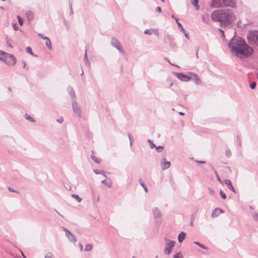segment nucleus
<instances>
[{"label":"nucleus","instance_id":"nucleus-13","mask_svg":"<svg viewBox=\"0 0 258 258\" xmlns=\"http://www.w3.org/2000/svg\"><path fill=\"white\" fill-rule=\"evenodd\" d=\"M170 162L166 160V159H163V161L161 162V166L163 170L168 169L170 166Z\"/></svg>","mask_w":258,"mask_h":258},{"label":"nucleus","instance_id":"nucleus-62","mask_svg":"<svg viewBox=\"0 0 258 258\" xmlns=\"http://www.w3.org/2000/svg\"><path fill=\"white\" fill-rule=\"evenodd\" d=\"M7 43L10 47H11V48L13 47V46L12 45V44L11 43H10L8 41H7Z\"/></svg>","mask_w":258,"mask_h":258},{"label":"nucleus","instance_id":"nucleus-11","mask_svg":"<svg viewBox=\"0 0 258 258\" xmlns=\"http://www.w3.org/2000/svg\"><path fill=\"white\" fill-rule=\"evenodd\" d=\"M154 218H160L162 216L161 212L158 208H155L152 211Z\"/></svg>","mask_w":258,"mask_h":258},{"label":"nucleus","instance_id":"nucleus-47","mask_svg":"<svg viewBox=\"0 0 258 258\" xmlns=\"http://www.w3.org/2000/svg\"><path fill=\"white\" fill-rule=\"evenodd\" d=\"M127 136L128 137V139L130 140V146H132V135H131V134L130 133H128V135H127Z\"/></svg>","mask_w":258,"mask_h":258},{"label":"nucleus","instance_id":"nucleus-55","mask_svg":"<svg viewBox=\"0 0 258 258\" xmlns=\"http://www.w3.org/2000/svg\"><path fill=\"white\" fill-rule=\"evenodd\" d=\"M38 36L40 38H42L43 39H44V38L45 36H44L43 34L40 33H38Z\"/></svg>","mask_w":258,"mask_h":258},{"label":"nucleus","instance_id":"nucleus-6","mask_svg":"<svg viewBox=\"0 0 258 258\" xmlns=\"http://www.w3.org/2000/svg\"><path fill=\"white\" fill-rule=\"evenodd\" d=\"M166 244L164 249V252L166 254L170 253L171 249L174 246L175 242L165 238Z\"/></svg>","mask_w":258,"mask_h":258},{"label":"nucleus","instance_id":"nucleus-63","mask_svg":"<svg viewBox=\"0 0 258 258\" xmlns=\"http://www.w3.org/2000/svg\"><path fill=\"white\" fill-rule=\"evenodd\" d=\"M183 33H184V34L185 36V37H186L188 39H189V37H188V34H187V33H186V32L185 31V32H183Z\"/></svg>","mask_w":258,"mask_h":258},{"label":"nucleus","instance_id":"nucleus-44","mask_svg":"<svg viewBox=\"0 0 258 258\" xmlns=\"http://www.w3.org/2000/svg\"><path fill=\"white\" fill-rule=\"evenodd\" d=\"M220 194L221 197L222 198V199H226V194L221 189L220 190Z\"/></svg>","mask_w":258,"mask_h":258},{"label":"nucleus","instance_id":"nucleus-15","mask_svg":"<svg viewBox=\"0 0 258 258\" xmlns=\"http://www.w3.org/2000/svg\"><path fill=\"white\" fill-rule=\"evenodd\" d=\"M26 16L29 22L32 21L34 19V13L31 11H28L26 13Z\"/></svg>","mask_w":258,"mask_h":258},{"label":"nucleus","instance_id":"nucleus-4","mask_svg":"<svg viewBox=\"0 0 258 258\" xmlns=\"http://www.w3.org/2000/svg\"><path fill=\"white\" fill-rule=\"evenodd\" d=\"M0 60L10 67L14 66L17 62L16 58L13 54L2 50H0Z\"/></svg>","mask_w":258,"mask_h":258},{"label":"nucleus","instance_id":"nucleus-28","mask_svg":"<svg viewBox=\"0 0 258 258\" xmlns=\"http://www.w3.org/2000/svg\"><path fill=\"white\" fill-rule=\"evenodd\" d=\"M93 248V245L91 244H88L85 245L84 251H89Z\"/></svg>","mask_w":258,"mask_h":258},{"label":"nucleus","instance_id":"nucleus-26","mask_svg":"<svg viewBox=\"0 0 258 258\" xmlns=\"http://www.w3.org/2000/svg\"><path fill=\"white\" fill-rule=\"evenodd\" d=\"M199 0H190V3L195 7L196 10H199V6L198 5Z\"/></svg>","mask_w":258,"mask_h":258},{"label":"nucleus","instance_id":"nucleus-53","mask_svg":"<svg viewBox=\"0 0 258 258\" xmlns=\"http://www.w3.org/2000/svg\"><path fill=\"white\" fill-rule=\"evenodd\" d=\"M196 162L199 164H205L206 163V161H203V160H201V161H200V160H196Z\"/></svg>","mask_w":258,"mask_h":258},{"label":"nucleus","instance_id":"nucleus-1","mask_svg":"<svg viewBox=\"0 0 258 258\" xmlns=\"http://www.w3.org/2000/svg\"><path fill=\"white\" fill-rule=\"evenodd\" d=\"M228 46L231 52L240 58L249 57L254 52L253 49L246 43L244 39L241 37H236L235 35L231 39Z\"/></svg>","mask_w":258,"mask_h":258},{"label":"nucleus","instance_id":"nucleus-56","mask_svg":"<svg viewBox=\"0 0 258 258\" xmlns=\"http://www.w3.org/2000/svg\"><path fill=\"white\" fill-rule=\"evenodd\" d=\"M156 11L157 12H159V13H161V9L160 7H157L156 8Z\"/></svg>","mask_w":258,"mask_h":258},{"label":"nucleus","instance_id":"nucleus-50","mask_svg":"<svg viewBox=\"0 0 258 258\" xmlns=\"http://www.w3.org/2000/svg\"><path fill=\"white\" fill-rule=\"evenodd\" d=\"M169 183H170V184L172 186L174 187L175 183H174L173 180L171 177H170Z\"/></svg>","mask_w":258,"mask_h":258},{"label":"nucleus","instance_id":"nucleus-33","mask_svg":"<svg viewBox=\"0 0 258 258\" xmlns=\"http://www.w3.org/2000/svg\"><path fill=\"white\" fill-rule=\"evenodd\" d=\"M252 215V218L255 221L258 220V214L256 213L255 212H251V213Z\"/></svg>","mask_w":258,"mask_h":258},{"label":"nucleus","instance_id":"nucleus-51","mask_svg":"<svg viewBox=\"0 0 258 258\" xmlns=\"http://www.w3.org/2000/svg\"><path fill=\"white\" fill-rule=\"evenodd\" d=\"M84 63H85V64L86 66H90V63L89 61L88 58H86V59H84Z\"/></svg>","mask_w":258,"mask_h":258},{"label":"nucleus","instance_id":"nucleus-40","mask_svg":"<svg viewBox=\"0 0 258 258\" xmlns=\"http://www.w3.org/2000/svg\"><path fill=\"white\" fill-rule=\"evenodd\" d=\"M173 258H182L181 253L180 252L176 253L173 255Z\"/></svg>","mask_w":258,"mask_h":258},{"label":"nucleus","instance_id":"nucleus-52","mask_svg":"<svg viewBox=\"0 0 258 258\" xmlns=\"http://www.w3.org/2000/svg\"><path fill=\"white\" fill-rule=\"evenodd\" d=\"M9 191H11V192H17V193H18L19 191H17V190L14 189L13 188H11V187H9L8 188Z\"/></svg>","mask_w":258,"mask_h":258},{"label":"nucleus","instance_id":"nucleus-5","mask_svg":"<svg viewBox=\"0 0 258 258\" xmlns=\"http://www.w3.org/2000/svg\"><path fill=\"white\" fill-rule=\"evenodd\" d=\"M247 39L251 45L258 46V31H249L247 36Z\"/></svg>","mask_w":258,"mask_h":258},{"label":"nucleus","instance_id":"nucleus-32","mask_svg":"<svg viewBox=\"0 0 258 258\" xmlns=\"http://www.w3.org/2000/svg\"><path fill=\"white\" fill-rule=\"evenodd\" d=\"M25 118L32 122H35V119H34V118H33L32 117H31L30 115L27 114H25Z\"/></svg>","mask_w":258,"mask_h":258},{"label":"nucleus","instance_id":"nucleus-24","mask_svg":"<svg viewBox=\"0 0 258 258\" xmlns=\"http://www.w3.org/2000/svg\"><path fill=\"white\" fill-rule=\"evenodd\" d=\"M139 182L140 184L144 188V189L145 190L146 192H148V188L146 186V185L145 184V183L143 182L142 179L141 178H140L139 179Z\"/></svg>","mask_w":258,"mask_h":258},{"label":"nucleus","instance_id":"nucleus-12","mask_svg":"<svg viewBox=\"0 0 258 258\" xmlns=\"http://www.w3.org/2000/svg\"><path fill=\"white\" fill-rule=\"evenodd\" d=\"M224 183L227 185V187L232 190L233 192L236 193V190L232 184L231 181L229 179H225Z\"/></svg>","mask_w":258,"mask_h":258},{"label":"nucleus","instance_id":"nucleus-7","mask_svg":"<svg viewBox=\"0 0 258 258\" xmlns=\"http://www.w3.org/2000/svg\"><path fill=\"white\" fill-rule=\"evenodd\" d=\"M111 44L113 47H115L117 50H118L121 54H125V52L123 50L121 44L117 38L112 37L111 38Z\"/></svg>","mask_w":258,"mask_h":258},{"label":"nucleus","instance_id":"nucleus-43","mask_svg":"<svg viewBox=\"0 0 258 258\" xmlns=\"http://www.w3.org/2000/svg\"><path fill=\"white\" fill-rule=\"evenodd\" d=\"M63 24H64V26H66L67 30H69L70 26H69V23L66 21L65 18H63Z\"/></svg>","mask_w":258,"mask_h":258},{"label":"nucleus","instance_id":"nucleus-45","mask_svg":"<svg viewBox=\"0 0 258 258\" xmlns=\"http://www.w3.org/2000/svg\"><path fill=\"white\" fill-rule=\"evenodd\" d=\"M225 153L227 157H230L231 155V151L229 149H227Z\"/></svg>","mask_w":258,"mask_h":258},{"label":"nucleus","instance_id":"nucleus-39","mask_svg":"<svg viewBox=\"0 0 258 258\" xmlns=\"http://www.w3.org/2000/svg\"><path fill=\"white\" fill-rule=\"evenodd\" d=\"M26 52L32 55H34V54L32 52V50L30 47H27L26 48Z\"/></svg>","mask_w":258,"mask_h":258},{"label":"nucleus","instance_id":"nucleus-21","mask_svg":"<svg viewBox=\"0 0 258 258\" xmlns=\"http://www.w3.org/2000/svg\"><path fill=\"white\" fill-rule=\"evenodd\" d=\"M202 19L204 23L208 24L210 21L209 15L208 14L203 15L202 17Z\"/></svg>","mask_w":258,"mask_h":258},{"label":"nucleus","instance_id":"nucleus-16","mask_svg":"<svg viewBox=\"0 0 258 258\" xmlns=\"http://www.w3.org/2000/svg\"><path fill=\"white\" fill-rule=\"evenodd\" d=\"M190 74L192 75V76L194 77V82L197 85L200 84L201 82V79L199 78V77L198 76V75L194 73H191Z\"/></svg>","mask_w":258,"mask_h":258},{"label":"nucleus","instance_id":"nucleus-46","mask_svg":"<svg viewBox=\"0 0 258 258\" xmlns=\"http://www.w3.org/2000/svg\"><path fill=\"white\" fill-rule=\"evenodd\" d=\"M178 27H179V28L180 29V31L183 32H185V30L184 29V28H183L181 24L180 23H178Z\"/></svg>","mask_w":258,"mask_h":258},{"label":"nucleus","instance_id":"nucleus-18","mask_svg":"<svg viewBox=\"0 0 258 258\" xmlns=\"http://www.w3.org/2000/svg\"><path fill=\"white\" fill-rule=\"evenodd\" d=\"M186 233L184 232H181L178 236V240L179 242L181 243L185 239Z\"/></svg>","mask_w":258,"mask_h":258},{"label":"nucleus","instance_id":"nucleus-23","mask_svg":"<svg viewBox=\"0 0 258 258\" xmlns=\"http://www.w3.org/2000/svg\"><path fill=\"white\" fill-rule=\"evenodd\" d=\"M92 155L91 156V158L92 159H93L94 160V161L95 162H96V163H100V160L99 159H98L94 154V152L92 150Z\"/></svg>","mask_w":258,"mask_h":258},{"label":"nucleus","instance_id":"nucleus-27","mask_svg":"<svg viewBox=\"0 0 258 258\" xmlns=\"http://www.w3.org/2000/svg\"><path fill=\"white\" fill-rule=\"evenodd\" d=\"M194 243L196 244V245H198L199 246H200V247L204 249H206V250H208L209 249V248L208 247H207L206 246L201 244L199 242L195 241V242H194Z\"/></svg>","mask_w":258,"mask_h":258},{"label":"nucleus","instance_id":"nucleus-41","mask_svg":"<svg viewBox=\"0 0 258 258\" xmlns=\"http://www.w3.org/2000/svg\"><path fill=\"white\" fill-rule=\"evenodd\" d=\"M152 31H153V30L152 29H146L144 31V33L145 34L151 35L152 34Z\"/></svg>","mask_w":258,"mask_h":258},{"label":"nucleus","instance_id":"nucleus-25","mask_svg":"<svg viewBox=\"0 0 258 258\" xmlns=\"http://www.w3.org/2000/svg\"><path fill=\"white\" fill-rule=\"evenodd\" d=\"M218 210L219 209H217V208H216L212 212L211 216L213 218L217 217L220 215Z\"/></svg>","mask_w":258,"mask_h":258},{"label":"nucleus","instance_id":"nucleus-34","mask_svg":"<svg viewBox=\"0 0 258 258\" xmlns=\"http://www.w3.org/2000/svg\"><path fill=\"white\" fill-rule=\"evenodd\" d=\"M210 166H211L212 169L214 170V173H215V175H216V176L217 177V180L221 182V178H220V176H219L217 171L215 169H214V167H213V165H211Z\"/></svg>","mask_w":258,"mask_h":258},{"label":"nucleus","instance_id":"nucleus-48","mask_svg":"<svg viewBox=\"0 0 258 258\" xmlns=\"http://www.w3.org/2000/svg\"><path fill=\"white\" fill-rule=\"evenodd\" d=\"M241 21H239L237 22V27H241V28H244L246 27V24H243V26H241Z\"/></svg>","mask_w":258,"mask_h":258},{"label":"nucleus","instance_id":"nucleus-19","mask_svg":"<svg viewBox=\"0 0 258 258\" xmlns=\"http://www.w3.org/2000/svg\"><path fill=\"white\" fill-rule=\"evenodd\" d=\"M44 40H46L45 44L47 48L49 50H51L52 49V46H51V42L49 38L47 37H45Z\"/></svg>","mask_w":258,"mask_h":258},{"label":"nucleus","instance_id":"nucleus-49","mask_svg":"<svg viewBox=\"0 0 258 258\" xmlns=\"http://www.w3.org/2000/svg\"><path fill=\"white\" fill-rule=\"evenodd\" d=\"M13 27L14 30L15 31L19 30V27L18 26L17 23H13Z\"/></svg>","mask_w":258,"mask_h":258},{"label":"nucleus","instance_id":"nucleus-59","mask_svg":"<svg viewBox=\"0 0 258 258\" xmlns=\"http://www.w3.org/2000/svg\"><path fill=\"white\" fill-rule=\"evenodd\" d=\"M86 58H87V49L86 48L84 59H86Z\"/></svg>","mask_w":258,"mask_h":258},{"label":"nucleus","instance_id":"nucleus-10","mask_svg":"<svg viewBox=\"0 0 258 258\" xmlns=\"http://www.w3.org/2000/svg\"><path fill=\"white\" fill-rule=\"evenodd\" d=\"M72 107L74 113L77 114L80 117L81 110L80 107L78 106L77 103L75 100H73L72 101Z\"/></svg>","mask_w":258,"mask_h":258},{"label":"nucleus","instance_id":"nucleus-9","mask_svg":"<svg viewBox=\"0 0 258 258\" xmlns=\"http://www.w3.org/2000/svg\"><path fill=\"white\" fill-rule=\"evenodd\" d=\"M166 38L167 39L168 42L169 43L171 48L174 49L177 47L176 44L175 42L174 39L172 36L167 34L166 36Z\"/></svg>","mask_w":258,"mask_h":258},{"label":"nucleus","instance_id":"nucleus-31","mask_svg":"<svg viewBox=\"0 0 258 258\" xmlns=\"http://www.w3.org/2000/svg\"><path fill=\"white\" fill-rule=\"evenodd\" d=\"M72 197L76 199L79 203H80L82 201V199L77 195L72 194Z\"/></svg>","mask_w":258,"mask_h":258},{"label":"nucleus","instance_id":"nucleus-2","mask_svg":"<svg viewBox=\"0 0 258 258\" xmlns=\"http://www.w3.org/2000/svg\"><path fill=\"white\" fill-rule=\"evenodd\" d=\"M211 17L213 21L220 22L222 28L231 24L235 18L232 11L229 9L215 10Z\"/></svg>","mask_w":258,"mask_h":258},{"label":"nucleus","instance_id":"nucleus-3","mask_svg":"<svg viewBox=\"0 0 258 258\" xmlns=\"http://www.w3.org/2000/svg\"><path fill=\"white\" fill-rule=\"evenodd\" d=\"M235 6V0H212L210 4V7L214 8L222 7L234 8Z\"/></svg>","mask_w":258,"mask_h":258},{"label":"nucleus","instance_id":"nucleus-36","mask_svg":"<svg viewBox=\"0 0 258 258\" xmlns=\"http://www.w3.org/2000/svg\"><path fill=\"white\" fill-rule=\"evenodd\" d=\"M45 258H54V256L52 252H47L45 255Z\"/></svg>","mask_w":258,"mask_h":258},{"label":"nucleus","instance_id":"nucleus-22","mask_svg":"<svg viewBox=\"0 0 258 258\" xmlns=\"http://www.w3.org/2000/svg\"><path fill=\"white\" fill-rule=\"evenodd\" d=\"M93 171L96 174H101L103 175L106 178H107V176L105 174V172L103 170H100L97 169H94Z\"/></svg>","mask_w":258,"mask_h":258},{"label":"nucleus","instance_id":"nucleus-20","mask_svg":"<svg viewBox=\"0 0 258 258\" xmlns=\"http://www.w3.org/2000/svg\"><path fill=\"white\" fill-rule=\"evenodd\" d=\"M101 182L108 187H111L112 181L110 178H108L107 180H102Z\"/></svg>","mask_w":258,"mask_h":258},{"label":"nucleus","instance_id":"nucleus-38","mask_svg":"<svg viewBox=\"0 0 258 258\" xmlns=\"http://www.w3.org/2000/svg\"><path fill=\"white\" fill-rule=\"evenodd\" d=\"M256 85V82H252L251 83H250L249 87L251 89L253 90L255 88Z\"/></svg>","mask_w":258,"mask_h":258},{"label":"nucleus","instance_id":"nucleus-60","mask_svg":"<svg viewBox=\"0 0 258 258\" xmlns=\"http://www.w3.org/2000/svg\"><path fill=\"white\" fill-rule=\"evenodd\" d=\"M217 209H219L218 211H219V214L223 213L224 212V211L220 208H217Z\"/></svg>","mask_w":258,"mask_h":258},{"label":"nucleus","instance_id":"nucleus-17","mask_svg":"<svg viewBox=\"0 0 258 258\" xmlns=\"http://www.w3.org/2000/svg\"><path fill=\"white\" fill-rule=\"evenodd\" d=\"M67 91H68V93L70 94V95H71V96L72 98H75V92L73 88L71 86H69L67 87Z\"/></svg>","mask_w":258,"mask_h":258},{"label":"nucleus","instance_id":"nucleus-35","mask_svg":"<svg viewBox=\"0 0 258 258\" xmlns=\"http://www.w3.org/2000/svg\"><path fill=\"white\" fill-rule=\"evenodd\" d=\"M156 150L157 152L160 153L164 149V147L162 146H159L155 147Z\"/></svg>","mask_w":258,"mask_h":258},{"label":"nucleus","instance_id":"nucleus-30","mask_svg":"<svg viewBox=\"0 0 258 258\" xmlns=\"http://www.w3.org/2000/svg\"><path fill=\"white\" fill-rule=\"evenodd\" d=\"M72 0H69V4L70 9V15H73L74 14V11L72 8Z\"/></svg>","mask_w":258,"mask_h":258},{"label":"nucleus","instance_id":"nucleus-57","mask_svg":"<svg viewBox=\"0 0 258 258\" xmlns=\"http://www.w3.org/2000/svg\"><path fill=\"white\" fill-rule=\"evenodd\" d=\"M22 64H23V68H25L26 66V62L25 60H22Z\"/></svg>","mask_w":258,"mask_h":258},{"label":"nucleus","instance_id":"nucleus-64","mask_svg":"<svg viewBox=\"0 0 258 258\" xmlns=\"http://www.w3.org/2000/svg\"><path fill=\"white\" fill-rule=\"evenodd\" d=\"M62 229L63 230L66 232V233H67V232L68 231H69V230L68 229H67L65 227H62Z\"/></svg>","mask_w":258,"mask_h":258},{"label":"nucleus","instance_id":"nucleus-54","mask_svg":"<svg viewBox=\"0 0 258 258\" xmlns=\"http://www.w3.org/2000/svg\"><path fill=\"white\" fill-rule=\"evenodd\" d=\"M150 147L151 149H153L154 148H155L156 146L153 142H152L150 144Z\"/></svg>","mask_w":258,"mask_h":258},{"label":"nucleus","instance_id":"nucleus-61","mask_svg":"<svg viewBox=\"0 0 258 258\" xmlns=\"http://www.w3.org/2000/svg\"><path fill=\"white\" fill-rule=\"evenodd\" d=\"M20 251L24 258H27L21 250L20 249Z\"/></svg>","mask_w":258,"mask_h":258},{"label":"nucleus","instance_id":"nucleus-29","mask_svg":"<svg viewBox=\"0 0 258 258\" xmlns=\"http://www.w3.org/2000/svg\"><path fill=\"white\" fill-rule=\"evenodd\" d=\"M196 218V215L195 214H193L190 216V226L191 227L194 226V221L195 220Z\"/></svg>","mask_w":258,"mask_h":258},{"label":"nucleus","instance_id":"nucleus-14","mask_svg":"<svg viewBox=\"0 0 258 258\" xmlns=\"http://www.w3.org/2000/svg\"><path fill=\"white\" fill-rule=\"evenodd\" d=\"M66 236L71 242H75L76 241V238L70 231H68L67 233H66Z\"/></svg>","mask_w":258,"mask_h":258},{"label":"nucleus","instance_id":"nucleus-58","mask_svg":"<svg viewBox=\"0 0 258 258\" xmlns=\"http://www.w3.org/2000/svg\"><path fill=\"white\" fill-rule=\"evenodd\" d=\"M56 121L59 123H61L63 121V119L62 118H59V119H57Z\"/></svg>","mask_w":258,"mask_h":258},{"label":"nucleus","instance_id":"nucleus-37","mask_svg":"<svg viewBox=\"0 0 258 258\" xmlns=\"http://www.w3.org/2000/svg\"><path fill=\"white\" fill-rule=\"evenodd\" d=\"M17 18L18 19V21L19 25L21 26H22L23 24V22H24L23 19L19 15L17 16Z\"/></svg>","mask_w":258,"mask_h":258},{"label":"nucleus","instance_id":"nucleus-42","mask_svg":"<svg viewBox=\"0 0 258 258\" xmlns=\"http://www.w3.org/2000/svg\"><path fill=\"white\" fill-rule=\"evenodd\" d=\"M241 139L240 138V136L239 135L237 136V139H236V143L238 144V145L241 147Z\"/></svg>","mask_w":258,"mask_h":258},{"label":"nucleus","instance_id":"nucleus-8","mask_svg":"<svg viewBox=\"0 0 258 258\" xmlns=\"http://www.w3.org/2000/svg\"><path fill=\"white\" fill-rule=\"evenodd\" d=\"M174 74L179 80L181 81L188 82L192 79V77L191 76L184 74L182 73L175 72Z\"/></svg>","mask_w":258,"mask_h":258}]
</instances>
